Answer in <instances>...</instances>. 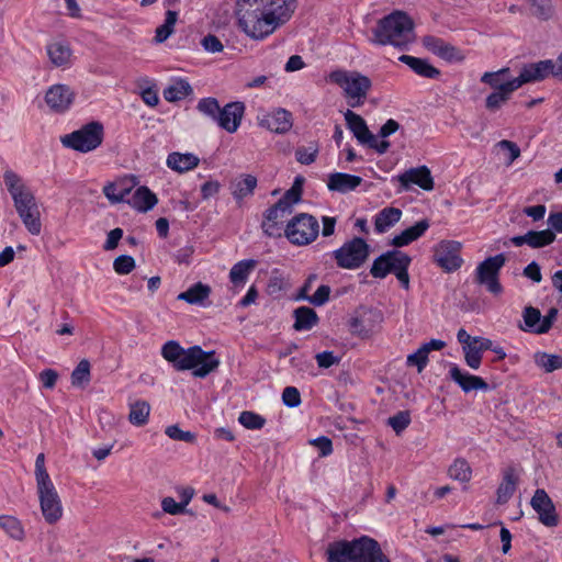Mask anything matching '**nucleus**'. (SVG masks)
Segmentation results:
<instances>
[{
    "label": "nucleus",
    "mask_w": 562,
    "mask_h": 562,
    "mask_svg": "<svg viewBox=\"0 0 562 562\" xmlns=\"http://www.w3.org/2000/svg\"><path fill=\"white\" fill-rule=\"evenodd\" d=\"M297 0H237L238 27L250 38L262 41L293 15Z\"/></svg>",
    "instance_id": "1"
},
{
    "label": "nucleus",
    "mask_w": 562,
    "mask_h": 562,
    "mask_svg": "<svg viewBox=\"0 0 562 562\" xmlns=\"http://www.w3.org/2000/svg\"><path fill=\"white\" fill-rule=\"evenodd\" d=\"M161 356L177 371L192 370V375L200 379L207 376L220 366L215 351H204L198 345L186 349L176 340H169L162 346Z\"/></svg>",
    "instance_id": "2"
},
{
    "label": "nucleus",
    "mask_w": 562,
    "mask_h": 562,
    "mask_svg": "<svg viewBox=\"0 0 562 562\" xmlns=\"http://www.w3.org/2000/svg\"><path fill=\"white\" fill-rule=\"evenodd\" d=\"M414 21L404 11L392 13L378 20L372 29L370 42L376 45H392L401 50H406L408 45L415 41Z\"/></svg>",
    "instance_id": "3"
},
{
    "label": "nucleus",
    "mask_w": 562,
    "mask_h": 562,
    "mask_svg": "<svg viewBox=\"0 0 562 562\" xmlns=\"http://www.w3.org/2000/svg\"><path fill=\"white\" fill-rule=\"evenodd\" d=\"M326 555L327 562H390L379 542L368 536L330 542Z\"/></svg>",
    "instance_id": "4"
},
{
    "label": "nucleus",
    "mask_w": 562,
    "mask_h": 562,
    "mask_svg": "<svg viewBox=\"0 0 562 562\" xmlns=\"http://www.w3.org/2000/svg\"><path fill=\"white\" fill-rule=\"evenodd\" d=\"M104 127L99 121H91L79 130L64 135L61 144L79 153H89L97 149L103 142Z\"/></svg>",
    "instance_id": "5"
},
{
    "label": "nucleus",
    "mask_w": 562,
    "mask_h": 562,
    "mask_svg": "<svg viewBox=\"0 0 562 562\" xmlns=\"http://www.w3.org/2000/svg\"><path fill=\"white\" fill-rule=\"evenodd\" d=\"M329 79L344 89L347 98L357 99L351 106L362 104L372 87L371 79L359 71L337 69L329 74Z\"/></svg>",
    "instance_id": "6"
},
{
    "label": "nucleus",
    "mask_w": 562,
    "mask_h": 562,
    "mask_svg": "<svg viewBox=\"0 0 562 562\" xmlns=\"http://www.w3.org/2000/svg\"><path fill=\"white\" fill-rule=\"evenodd\" d=\"M319 232L316 217L307 213L295 215L285 226L284 235L294 245L304 246L314 241Z\"/></svg>",
    "instance_id": "7"
},
{
    "label": "nucleus",
    "mask_w": 562,
    "mask_h": 562,
    "mask_svg": "<svg viewBox=\"0 0 562 562\" xmlns=\"http://www.w3.org/2000/svg\"><path fill=\"white\" fill-rule=\"evenodd\" d=\"M370 255L369 244L361 237H353L333 251L339 268L355 270L360 268Z\"/></svg>",
    "instance_id": "8"
},
{
    "label": "nucleus",
    "mask_w": 562,
    "mask_h": 562,
    "mask_svg": "<svg viewBox=\"0 0 562 562\" xmlns=\"http://www.w3.org/2000/svg\"><path fill=\"white\" fill-rule=\"evenodd\" d=\"M3 181L19 215L38 209L35 195L30 188L25 186L18 173L12 170H7L3 175Z\"/></svg>",
    "instance_id": "9"
},
{
    "label": "nucleus",
    "mask_w": 562,
    "mask_h": 562,
    "mask_svg": "<svg viewBox=\"0 0 562 562\" xmlns=\"http://www.w3.org/2000/svg\"><path fill=\"white\" fill-rule=\"evenodd\" d=\"M505 262L506 256L504 254L486 258L476 267L474 281L480 285H485L492 294H501L503 286L499 282V271Z\"/></svg>",
    "instance_id": "10"
},
{
    "label": "nucleus",
    "mask_w": 562,
    "mask_h": 562,
    "mask_svg": "<svg viewBox=\"0 0 562 562\" xmlns=\"http://www.w3.org/2000/svg\"><path fill=\"white\" fill-rule=\"evenodd\" d=\"M41 510L46 522L53 525L63 516V506L57 490L52 482L36 483Z\"/></svg>",
    "instance_id": "11"
},
{
    "label": "nucleus",
    "mask_w": 562,
    "mask_h": 562,
    "mask_svg": "<svg viewBox=\"0 0 562 562\" xmlns=\"http://www.w3.org/2000/svg\"><path fill=\"white\" fill-rule=\"evenodd\" d=\"M462 244L457 240H441L434 248V261L445 271L454 272L463 263Z\"/></svg>",
    "instance_id": "12"
},
{
    "label": "nucleus",
    "mask_w": 562,
    "mask_h": 562,
    "mask_svg": "<svg viewBox=\"0 0 562 562\" xmlns=\"http://www.w3.org/2000/svg\"><path fill=\"white\" fill-rule=\"evenodd\" d=\"M555 63L552 59L539 60L537 63L525 64L518 77L512 80L519 89L525 83L539 82L550 75L554 77Z\"/></svg>",
    "instance_id": "13"
},
{
    "label": "nucleus",
    "mask_w": 562,
    "mask_h": 562,
    "mask_svg": "<svg viewBox=\"0 0 562 562\" xmlns=\"http://www.w3.org/2000/svg\"><path fill=\"white\" fill-rule=\"evenodd\" d=\"M530 506L538 514L539 521L549 528L559 524V515L553 501L543 488H537L530 501Z\"/></svg>",
    "instance_id": "14"
},
{
    "label": "nucleus",
    "mask_w": 562,
    "mask_h": 562,
    "mask_svg": "<svg viewBox=\"0 0 562 562\" xmlns=\"http://www.w3.org/2000/svg\"><path fill=\"white\" fill-rule=\"evenodd\" d=\"M407 256V254L397 249L383 252L373 260L370 268L371 276L376 279H384L389 273L395 274Z\"/></svg>",
    "instance_id": "15"
},
{
    "label": "nucleus",
    "mask_w": 562,
    "mask_h": 562,
    "mask_svg": "<svg viewBox=\"0 0 562 562\" xmlns=\"http://www.w3.org/2000/svg\"><path fill=\"white\" fill-rule=\"evenodd\" d=\"M396 179L401 183L402 190L405 191L409 190L412 184H416L425 191H431L435 186L431 172L426 166L409 168L398 175Z\"/></svg>",
    "instance_id": "16"
},
{
    "label": "nucleus",
    "mask_w": 562,
    "mask_h": 562,
    "mask_svg": "<svg viewBox=\"0 0 562 562\" xmlns=\"http://www.w3.org/2000/svg\"><path fill=\"white\" fill-rule=\"evenodd\" d=\"M244 113V102H229L221 109L217 125L228 133H235L241 123Z\"/></svg>",
    "instance_id": "17"
},
{
    "label": "nucleus",
    "mask_w": 562,
    "mask_h": 562,
    "mask_svg": "<svg viewBox=\"0 0 562 562\" xmlns=\"http://www.w3.org/2000/svg\"><path fill=\"white\" fill-rule=\"evenodd\" d=\"M423 45L428 50L432 52L440 58L447 61H460L463 59V55L453 45L445 42L440 37L434 35H426L423 37Z\"/></svg>",
    "instance_id": "18"
},
{
    "label": "nucleus",
    "mask_w": 562,
    "mask_h": 562,
    "mask_svg": "<svg viewBox=\"0 0 562 562\" xmlns=\"http://www.w3.org/2000/svg\"><path fill=\"white\" fill-rule=\"evenodd\" d=\"M75 93L66 85H55L45 94L47 105L56 111L64 112L72 103Z\"/></svg>",
    "instance_id": "19"
},
{
    "label": "nucleus",
    "mask_w": 562,
    "mask_h": 562,
    "mask_svg": "<svg viewBox=\"0 0 562 562\" xmlns=\"http://www.w3.org/2000/svg\"><path fill=\"white\" fill-rule=\"evenodd\" d=\"M376 318H382L381 313L373 310H364L360 315L352 316L348 323L350 334L362 339L369 338L373 331L370 322Z\"/></svg>",
    "instance_id": "20"
},
{
    "label": "nucleus",
    "mask_w": 562,
    "mask_h": 562,
    "mask_svg": "<svg viewBox=\"0 0 562 562\" xmlns=\"http://www.w3.org/2000/svg\"><path fill=\"white\" fill-rule=\"evenodd\" d=\"M450 378L465 392L469 393L474 390H488V384L481 378L464 373L461 369L453 364L450 368Z\"/></svg>",
    "instance_id": "21"
},
{
    "label": "nucleus",
    "mask_w": 562,
    "mask_h": 562,
    "mask_svg": "<svg viewBox=\"0 0 562 562\" xmlns=\"http://www.w3.org/2000/svg\"><path fill=\"white\" fill-rule=\"evenodd\" d=\"M260 125L274 133H285L292 127V114L279 109L261 119Z\"/></svg>",
    "instance_id": "22"
},
{
    "label": "nucleus",
    "mask_w": 562,
    "mask_h": 562,
    "mask_svg": "<svg viewBox=\"0 0 562 562\" xmlns=\"http://www.w3.org/2000/svg\"><path fill=\"white\" fill-rule=\"evenodd\" d=\"M127 203L138 212L145 213L158 203V198L148 187L140 186L134 191Z\"/></svg>",
    "instance_id": "23"
},
{
    "label": "nucleus",
    "mask_w": 562,
    "mask_h": 562,
    "mask_svg": "<svg viewBox=\"0 0 562 562\" xmlns=\"http://www.w3.org/2000/svg\"><path fill=\"white\" fill-rule=\"evenodd\" d=\"M345 120L348 128L352 132L353 136L360 144H366L373 139V134L367 126L363 117L351 110H347L345 113Z\"/></svg>",
    "instance_id": "24"
},
{
    "label": "nucleus",
    "mask_w": 562,
    "mask_h": 562,
    "mask_svg": "<svg viewBox=\"0 0 562 562\" xmlns=\"http://www.w3.org/2000/svg\"><path fill=\"white\" fill-rule=\"evenodd\" d=\"M362 182V178L355 175L335 172L328 178L327 187L330 191L347 193L355 190Z\"/></svg>",
    "instance_id": "25"
},
{
    "label": "nucleus",
    "mask_w": 562,
    "mask_h": 562,
    "mask_svg": "<svg viewBox=\"0 0 562 562\" xmlns=\"http://www.w3.org/2000/svg\"><path fill=\"white\" fill-rule=\"evenodd\" d=\"M200 159L191 153H170L167 157L166 165L173 171L179 173L187 172L199 166Z\"/></svg>",
    "instance_id": "26"
},
{
    "label": "nucleus",
    "mask_w": 562,
    "mask_h": 562,
    "mask_svg": "<svg viewBox=\"0 0 562 562\" xmlns=\"http://www.w3.org/2000/svg\"><path fill=\"white\" fill-rule=\"evenodd\" d=\"M429 228L428 220H422L415 225L404 229L401 234L393 237L390 245L394 247H404L422 237Z\"/></svg>",
    "instance_id": "27"
},
{
    "label": "nucleus",
    "mask_w": 562,
    "mask_h": 562,
    "mask_svg": "<svg viewBox=\"0 0 562 562\" xmlns=\"http://www.w3.org/2000/svg\"><path fill=\"white\" fill-rule=\"evenodd\" d=\"M398 60L407 65L416 75L420 77L436 79L440 76V70L430 65L427 59L414 57L411 55H402L398 57Z\"/></svg>",
    "instance_id": "28"
},
{
    "label": "nucleus",
    "mask_w": 562,
    "mask_h": 562,
    "mask_svg": "<svg viewBox=\"0 0 562 562\" xmlns=\"http://www.w3.org/2000/svg\"><path fill=\"white\" fill-rule=\"evenodd\" d=\"M257 187V178L252 175H240L231 182V192L236 202L240 203L251 195Z\"/></svg>",
    "instance_id": "29"
},
{
    "label": "nucleus",
    "mask_w": 562,
    "mask_h": 562,
    "mask_svg": "<svg viewBox=\"0 0 562 562\" xmlns=\"http://www.w3.org/2000/svg\"><path fill=\"white\" fill-rule=\"evenodd\" d=\"M294 324L296 331L311 330L319 323L317 313L308 306H300L293 311Z\"/></svg>",
    "instance_id": "30"
},
{
    "label": "nucleus",
    "mask_w": 562,
    "mask_h": 562,
    "mask_svg": "<svg viewBox=\"0 0 562 562\" xmlns=\"http://www.w3.org/2000/svg\"><path fill=\"white\" fill-rule=\"evenodd\" d=\"M518 477L513 468L507 469L504 472L503 480L497 487L496 503L499 505L506 504L516 491Z\"/></svg>",
    "instance_id": "31"
},
{
    "label": "nucleus",
    "mask_w": 562,
    "mask_h": 562,
    "mask_svg": "<svg viewBox=\"0 0 562 562\" xmlns=\"http://www.w3.org/2000/svg\"><path fill=\"white\" fill-rule=\"evenodd\" d=\"M518 88L512 79L508 80L507 87H503V90H495L485 99V108L488 111L495 112L499 110L509 99L514 91Z\"/></svg>",
    "instance_id": "32"
},
{
    "label": "nucleus",
    "mask_w": 562,
    "mask_h": 562,
    "mask_svg": "<svg viewBox=\"0 0 562 562\" xmlns=\"http://www.w3.org/2000/svg\"><path fill=\"white\" fill-rule=\"evenodd\" d=\"M402 216V211L396 207H384L380 211L374 220V228L378 233L386 232L391 226L396 224Z\"/></svg>",
    "instance_id": "33"
},
{
    "label": "nucleus",
    "mask_w": 562,
    "mask_h": 562,
    "mask_svg": "<svg viewBox=\"0 0 562 562\" xmlns=\"http://www.w3.org/2000/svg\"><path fill=\"white\" fill-rule=\"evenodd\" d=\"M210 294L211 288L207 284L198 282L190 286L187 291L181 292L177 299L189 304H203Z\"/></svg>",
    "instance_id": "34"
},
{
    "label": "nucleus",
    "mask_w": 562,
    "mask_h": 562,
    "mask_svg": "<svg viewBox=\"0 0 562 562\" xmlns=\"http://www.w3.org/2000/svg\"><path fill=\"white\" fill-rule=\"evenodd\" d=\"M304 181V177L297 176L292 187L286 190L283 196L278 201V203H282V206L288 210V213H292V206L301 201Z\"/></svg>",
    "instance_id": "35"
},
{
    "label": "nucleus",
    "mask_w": 562,
    "mask_h": 562,
    "mask_svg": "<svg viewBox=\"0 0 562 562\" xmlns=\"http://www.w3.org/2000/svg\"><path fill=\"white\" fill-rule=\"evenodd\" d=\"M257 260L245 259L235 263L229 271V280L235 285L245 283L249 273L256 268Z\"/></svg>",
    "instance_id": "36"
},
{
    "label": "nucleus",
    "mask_w": 562,
    "mask_h": 562,
    "mask_svg": "<svg viewBox=\"0 0 562 562\" xmlns=\"http://www.w3.org/2000/svg\"><path fill=\"white\" fill-rule=\"evenodd\" d=\"M193 92L190 83L184 79H178L164 90V98L169 102L183 100Z\"/></svg>",
    "instance_id": "37"
},
{
    "label": "nucleus",
    "mask_w": 562,
    "mask_h": 562,
    "mask_svg": "<svg viewBox=\"0 0 562 562\" xmlns=\"http://www.w3.org/2000/svg\"><path fill=\"white\" fill-rule=\"evenodd\" d=\"M47 55L54 66L61 67L69 63L71 49L66 44L55 42L47 46Z\"/></svg>",
    "instance_id": "38"
},
{
    "label": "nucleus",
    "mask_w": 562,
    "mask_h": 562,
    "mask_svg": "<svg viewBox=\"0 0 562 562\" xmlns=\"http://www.w3.org/2000/svg\"><path fill=\"white\" fill-rule=\"evenodd\" d=\"M178 20V13L172 10H167L164 24L156 29L155 42L164 43L175 32V25Z\"/></svg>",
    "instance_id": "39"
},
{
    "label": "nucleus",
    "mask_w": 562,
    "mask_h": 562,
    "mask_svg": "<svg viewBox=\"0 0 562 562\" xmlns=\"http://www.w3.org/2000/svg\"><path fill=\"white\" fill-rule=\"evenodd\" d=\"M531 15L539 21H549L554 14L552 0H528Z\"/></svg>",
    "instance_id": "40"
},
{
    "label": "nucleus",
    "mask_w": 562,
    "mask_h": 562,
    "mask_svg": "<svg viewBox=\"0 0 562 562\" xmlns=\"http://www.w3.org/2000/svg\"><path fill=\"white\" fill-rule=\"evenodd\" d=\"M150 406L146 401H137L131 405L128 420L135 426H143L148 422Z\"/></svg>",
    "instance_id": "41"
},
{
    "label": "nucleus",
    "mask_w": 562,
    "mask_h": 562,
    "mask_svg": "<svg viewBox=\"0 0 562 562\" xmlns=\"http://www.w3.org/2000/svg\"><path fill=\"white\" fill-rule=\"evenodd\" d=\"M554 229L547 228L543 231H529L528 239L531 248H542L551 245L555 240Z\"/></svg>",
    "instance_id": "42"
},
{
    "label": "nucleus",
    "mask_w": 562,
    "mask_h": 562,
    "mask_svg": "<svg viewBox=\"0 0 562 562\" xmlns=\"http://www.w3.org/2000/svg\"><path fill=\"white\" fill-rule=\"evenodd\" d=\"M448 475L452 480L469 482L471 480L472 470L465 459H456L448 469Z\"/></svg>",
    "instance_id": "43"
},
{
    "label": "nucleus",
    "mask_w": 562,
    "mask_h": 562,
    "mask_svg": "<svg viewBox=\"0 0 562 562\" xmlns=\"http://www.w3.org/2000/svg\"><path fill=\"white\" fill-rule=\"evenodd\" d=\"M90 362L82 359L71 372V384L78 387H86L91 379Z\"/></svg>",
    "instance_id": "44"
},
{
    "label": "nucleus",
    "mask_w": 562,
    "mask_h": 562,
    "mask_svg": "<svg viewBox=\"0 0 562 562\" xmlns=\"http://www.w3.org/2000/svg\"><path fill=\"white\" fill-rule=\"evenodd\" d=\"M0 528L15 540H22L24 537V530L20 520L13 516H0Z\"/></svg>",
    "instance_id": "45"
},
{
    "label": "nucleus",
    "mask_w": 562,
    "mask_h": 562,
    "mask_svg": "<svg viewBox=\"0 0 562 562\" xmlns=\"http://www.w3.org/2000/svg\"><path fill=\"white\" fill-rule=\"evenodd\" d=\"M196 109L200 113L204 114L205 116L210 117L212 121L217 123L222 109L220 106L217 99L212 97L203 98L199 100Z\"/></svg>",
    "instance_id": "46"
},
{
    "label": "nucleus",
    "mask_w": 562,
    "mask_h": 562,
    "mask_svg": "<svg viewBox=\"0 0 562 562\" xmlns=\"http://www.w3.org/2000/svg\"><path fill=\"white\" fill-rule=\"evenodd\" d=\"M536 363L543 368L546 372H553L562 368V357L558 355H550L547 352H538L535 356Z\"/></svg>",
    "instance_id": "47"
},
{
    "label": "nucleus",
    "mask_w": 562,
    "mask_h": 562,
    "mask_svg": "<svg viewBox=\"0 0 562 562\" xmlns=\"http://www.w3.org/2000/svg\"><path fill=\"white\" fill-rule=\"evenodd\" d=\"M25 228L32 235H40L42 231L40 207L35 211L25 212L19 215Z\"/></svg>",
    "instance_id": "48"
},
{
    "label": "nucleus",
    "mask_w": 562,
    "mask_h": 562,
    "mask_svg": "<svg viewBox=\"0 0 562 562\" xmlns=\"http://www.w3.org/2000/svg\"><path fill=\"white\" fill-rule=\"evenodd\" d=\"M525 326L519 325V328L525 331L535 333L538 325L541 323V313L533 306H527L522 313Z\"/></svg>",
    "instance_id": "49"
},
{
    "label": "nucleus",
    "mask_w": 562,
    "mask_h": 562,
    "mask_svg": "<svg viewBox=\"0 0 562 562\" xmlns=\"http://www.w3.org/2000/svg\"><path fill=\"white\" fill-rule=\"evenodd\" d=\"M318 144L310 143L308 146H301L295 149V158L302 165H311L316 160L318 154Z\"/></svg>",
    "instance_id": "50"
},
{
    "label": "nucleus",
    "mask_w": 562,
    "mask_h": 562,
    "mask_svg": "<svg viewBox=\"0 0 562 562\" xmlns=\"http://www.w3.org/2000/svg\"><path fill=\"white\" fill-rule=\"evenodd\" d=\"M238 422L247 429H261L266 424L261 415L250 411L241 412Z\"/></svg>",
    "instance_id": "51"
},
{
    "label": "nucleus",
    "mask_w": 562,
    "mask_h": 562,
    "mask_svg": "<svg viewBox=\"0 0 562 562\" xmlns=\"http://www.w3.org/2000/svg\"><path fill=\"white\" fill-rule=\"evenodd\" d=\"M411 424V413L408 411L397 412L395 415L389 417L387 425L400 435Z\"/></svg>",
    "instance_id": "52"
},
{
    "label": "nucleus",
    "mask_w": 562,
    "mask_h": 562,
    "mask_svg": "<svg viewBox=\"0 0 562 562\" xmlns=\"http://www.w3.org/2000/svg\"><path fill=\"white\" fill-rule=\"evenodd\" d=\"M165 434L172 440L194 443L196 440L195 432L182 430L178 425H170L166 428Z\"/></svg>",
    "instance_id": "53"
},
{
    "label": "nucleus",
    "mask_w": 562,
    "mask_h": 562,
    "mask_svg": "<svg viewBox=\"0 0 562 562\" xmlns=\"http://www.w3.org/2000/svg\"><path fill=\"white\" fill-rule=\"evenodd\" d=\"M428 363V353L426 348L419 347L414 353L407 356L406 364L408 367H416L420 373Z\"/></svg>",
    "instance_id": "54"
},
{
    "label": "nucleus",
    "mask_w": 562,
    "mask_h": 562,
    "mask_svg": "<svg viewBox=\"0 0 562 562\" xmlns=\"http://www.w3.org/2000/svg\"><path fill=\"white\" fill-rule=\"evenodd\" d=\"M131 192L130 188H124L117 191V186L115 183H108L103 188L104 195L111 201L112 203H120L124 202L126 195H128Z\"/></svg>",
    "instance_id": "55"
},
{
    "label": "nucleus",
    "mask_w": 562,
    "mask_h": 562,
    "mask_svg": "<svg viewBox=\"0 0 562 562\" xmlns=\"http://www.w3.org/2000/svg\"><path fill=\"white\" fill-rule=\"evenodd\" d=\"M113 268L117 274H128L135 268V260L132 256L121 255L114 259Z\"/></svg>",
    "instance_id": "56"
},
{
    "label": "nucleus",
    "mask_w": 562,
    "mask_h": 562,
    "mask_svg": "<svg viewBox=\"0 0 562 562\" xmlns=\"http://www.w3.org/2000/svg\"><path fill=\"white\" fill-rule=\"evenodd\" d=\"M463 352L465 363L474 370L479 369L482 362V353L476 348V345L463 346Z\"/></svg>",
    "instance_id": "57"
},
{
    "label": "nucleus",
    "mask_w": 562,
    "mask_h": 562,
    "mask_svg": "<svg viewBox=\"0 0 562 562\" xmlns=\"http://www.w3.org/2000/svg\"><path fill=\"white\" fill-rule=\"evenodd\" d=\"M330 293V286L327 284H322L318 286L315 293L311 295L308 303L313 304L314 306H323L329 301Z\"/></svg>",
    "instance_id": "58"
},
{
    "label": "nucleus",
    "mask_w": 562,
    "mask_h": 562,
    "mask_svg": "<svg viewBox=\"0 0 562 562\" xmlns=\"http://www.w3.org/2000/svg\"><path fill=\"white\" fill-rule=\"evenodd\" d=\"M289 214L288 210L282 206V203H274L265 212V220H268L272 223H283V217Z\"/></svg>",
    "instance_id": "59"
},
{
    "label": "nucleus",
    "mask_w": 562,
    "mask_h": 562,
    "mask_svg": "<svg viewBox=\"0 0 562 562\" xmlns=\"http://www.w3.org/2000/svg\"><path fill=\"white\" fill-rule=\"evenodd\" d=\"M283 404L290 408L297 407L301 404V394L295 386H286L282 392Z\"/></svg>",
    "instance_id": "60"
},
{
    "label": "nucleus",
    "mask_w": 562,
    "mask_h": 562,
    "mask_svg": "<svg viewBox=\"0 0 562 562\" xmlns=\"http://www.w3.org/2000/svg\"><path fill=\"white\" fill-rule=\"evenodd\" d=\"M558 308L551 307L548 313L541 318V323L538 325L537 329H535V334H547L558 317Z\"/></svg>",
    "instance_id": "61"
},
{
    "label": "nucleus",
    "mask_w": 562,
    "mask_h": 562,
    "mask_svg": "<svg viewBox=\"0 0 562 562\" xmlns=\"http://www.w3.org/2000/svg\"><path fill=\"white\" fill-rule=\"evenodd\" d=\"M316 362L319 368L328 369L334 364L340 362V358L335 356L333 351H323L315 356Z\"/></svg>",
    "instance_id": "62"
},
{
    "label": "nucleus",
    "mask_w": 562,
    "mask_h": 562,
    "mask_svg": "<svg viewBox=\"0 0 562 562\" xmlns=\"http://www.w3.org/2000/svg\"><path fill=\"white\" fill-rule=\"evenodd\" d=\"M481 81L485 85H488L492 89L495 90H503V87H507L508 80L503 81L502 77H499L495 71L493 72H485L481 77Z\"/></svg>",
    "instance_id": "63"
},
{
    "label": "nucleus",
    "mask_w": 562,
    "mask_h": 562,
    "mask_svg": "<svg viewBox=\"0 0 562 562\" xmlns=\"http://www.w3.org/2000/svg\"><path fill=\"white\" fill-rule=\"evenodd\" d=\"M203 48L210 53H220L224 49V46L220 38L213 34H207L201 41Z\"/></svg>",
    "instance_id": "64"
}]
</instances>
